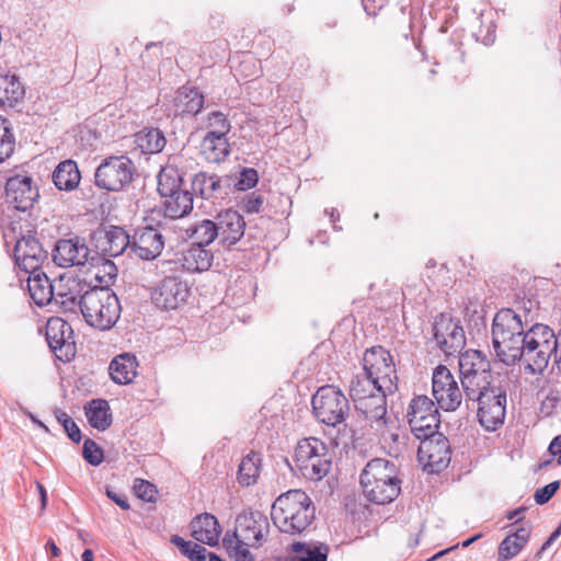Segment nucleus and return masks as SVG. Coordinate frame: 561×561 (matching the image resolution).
Instances as JSON below:
<instances>
[{"mask_svg": "<svg viewBox=\"0 0 561 561\" xmlns=\"http://www.w3.org/2000/svg\"><path fill=\"white\" fill-rule=\"evenodd\" d=\"M311 403L317 420L329 426L343 423L350 411L347 398L332 385L320 387L313 394Z\"/></svg>", "mask_w": 561, "mask_h": 561, "instance_id": "0eeeda50", "label": "nucleus"}, {"mask_svg": "<svg viewBox=\"0 0 561 561\" xmlns=\"http://www.w3.org/2000/svg\"><path fill=\"white\" fill-rule=\"evenodd\" d=\"M394 462L375 458L363 469L359 482L364 496L378 505L393 502L401 492V480Z\"/></svg>", "mask_w": 561, "mask_h": 561, "instance_id": "20e7f679", "label": "nucleus"}, {"mask_svg": "<svg viewBox=\"0 0 561 561\" xmlns=\"http://www.w3.org/2000/svg\"><path fill=\"white\" fill-rule=\"evenodd\" d=\"M190 295V288L179 276H165L151 291V300L162 310H174L182 306Z\"/></svg>", "mask_w": 561, "mask_h": 561, "instance_id": "2eb2a0df", "label": "nucleus"}, {"mask_svg": "<svg viewBox=\"0 0 561 561\" xmlns=\"http://www.w3.org/2000/svg\"><path fill=\"white\" fill-rule=\"evenodd\" d=\"M480 537H481V535L479 534V535H476V536H473V537H471V538H468L467 540H465V541L461 543V546H462L463 548H467V547H469L471 543H473L477 539H479Z\"/></svg>", "mask_w": 561, "mask_h": 561, "instance_id": "774afa93", "label": "nucleus"}, {"mask_svg": "<svg viewBox=\"0 0 561 561\" xmlns=\"http://www.w3.org/2000/svg\"><path fill=\"white\" fill-rule=\"evenodd\" d=\"M329 547L322 542H295L290 561H327Z\"/></svg>", "mask_w": 561, "mask_h": 561, "instance_id": "58836bf2", "label": "nucleus"}, {"mask_svg": "<svg viewBox=\"0 0 561 561\" xmlns=\"http://www.w3.org/2000/svg\"><path fill=\"white\" fill-rule=\"evenodd\" d=\"M89 255V248L79 238L58 240L51 253L54 263L62 268L83 266L88 263Z\"/></svg>", "mask_w": 561, "mask_h": 561, "instance_id": "a211bd4d", "label": "nucleus"}, {"mask_svg": "<svg viewBox=\"0 0 561 561\" xmlns=\"http://www.w3.org/2000/svg\"><path fill=\"white\" fill-rule=\"evenodd\" d=\"M134 171L135 165L128 157L111 156L96 168L94 183L102 190L118 192L131 182Z\"/></svg>", "mask_w": 561, "mask_h": 561, "instance_id": "1a4fd4ad", "label": "nucleus"}, {"mask_svg": "<svg viewBox=\"0 0 561 561\" xmlns=\"http://www.w3.org/2000/svg\"><path fill=\"white\" fill-rule=\"evenodd\" d=\"M174 546L179 548L181 553L188 558V554L191 553V550L195 542L186 541L179 535H173L170 540Z\"/></svg>", "mask_w": 561, "mask_h": 561, "instance_id": "6e6d98bb", "label": "nucleus"}, {"mask_svg": "<svg viewBox=\"0 0 561 561\" xmlns=\"http://www.w3.org/2000/svg\"><path fill=\"white\" fill-rule=\"evenodd\" d=\"M193 209V195L188 191L176 192L165 196L164 216L171 219H180L188 215Z\"/></svg>", "mask_w": 561, "mask_h": 561, "instance_id": "4c0bfd02", "label": "nucleus"}, {"mask_svg": "<svg viewBox=\"0 0 561 561\" xmlns=\"http://www.w3.org/2000/svg\"><path fill=\"white\" fill-rule=\"evenodd\" d=\"M135 144L145 154H154L163 150L167 140L158 128H148L135 135Z\"/></svg>", "mask_w": 561, "mask_h": 561, "instance_id": "ea45409f", "label": "nucleus"}, {"mask_svg": "<svg viewBox=\"0 0 561 561\" xmlns=\"http://www.w3.org/2000/svg\"><path fill=\"white\" fill-rule=\"evenodd\" d=\"M390 439L397 445V450H399L400 446H404L405 436L400 434L399 432L396 433H389Z\"/></svg>", "mask_w": 561, "mask_h": 561, "instance_id": "e2e57ef3", "label": "nucleus"}, {"mask_svg": "<svg viewBox=\"0 0 561 561\" xmlns=\"http://www.w3.org/2000/svg\"><path fill=\"white\" fill-rule=\"evenodd\" d=\"M379 389L373 378L364 371L351 382L350 396L354 401L357 413L367 422L369 427L386 438L388 432L387 396Z\"/></svg>", "mask_w": 561, "mask_h": 561, "instance_id": "f03ea898", "label": "nucleus"}, {"mask_svg": "<svg viewBox=\"0 0 561 561\" xmlns=\"http://www.w3.org/2000/svg\"><path fill=\"white\" fill-rule=\"evenodd\" d=\"M36 488L38 490L39 497H41V511L43 512L47 505V492H46L44 485L39 482H36Z\"/></svg>", "mask_w": 561, "mask_h": 561, "instance_id": "680f3d73", "label": "nucleus"}, {"mask_svg": "<svg viewBox=\"0 0 561 561\" xmlns=\"http://www.w3.org/2000/svg\"><path fill=\"white\" fill-rule=\"evenodd\" d=\"M174 546L179 548L181 553L188 558V554L191 553V550L195 542L186 541L179 535H173L170 540Z\"/></svg>", "mask_w": 561, "mask_h": 561, "instance_id": "5fc2aeb1", "label": "nucleus"}, {"mask_svg": "<svg viewBox=\"0 0 561 561\" xmlns=\"http://www.w3.org/2000/svg\"><path fill=\"white\" fill-rule=\"evenodd\" d=\"M459 373L460 377H492L489 359L477 350H468L460 355Z\"/></svg>", "mask_w": 561, "mask_h": 561, "instance_id": "cd10ccee", "label": "nucleus"}, {"mask_svg": "<svg viewBox=\"0 0 561 561\" xmlns=\"http://www.w3.org/2000/svg\"><path fill=\"white\" fill-rule=\"evenodd\" d=\"M183 157L174 159V164L164 167L158 174V192L165 197L176 192H183L181 184L183 182L182 168Z\"/></svg>", "mask_w": 561, "mask_h": 561, "instance_id": "7c9ffc66", "label": "nucleus"}, {"mask_svg": "<svg viewBox=\"0 0 561 561\" xmlns=\"http://www.w3.org/2000/svg\"><path fill=\"white\" fill-rule=\"evenodd\" d=\"M106 494L107 496L113 501L115 502L122 510H129V504H128V501H127V497L125 494L123 493H116L110 489L106 490Z\"/></svg>", "mask_w": 561, "mask_h": 561, "instance_id": "4d7b16f0", "label": "nucleus"}, {"mask_svg": "<svg viewBox=\"0 0 561 561\" xmlns=\"http://www.w3.org/2000/svg\"><path fill=\"white\" fill-rule=\"evenodd\" d=\"M46 257L47 252L34 237H22L16 241L14 260L18 266L25 273H34L35 270H39Z\"/></svg>", "mask_w": 561, "mask_h": 561, "instance_id": "aec40b11", "label": "nucleus"}, {"mask_svg": "<svg viewBox=\"0 0 561 561\" xmlns=\"http://www.w3.org/2000/svg\"><path fill=\"white\" fill-rule=\"evenodd\" d=\"M295 462L305 479L320 481L331 470L332 455L321 439L308 437L298 442L295 449Z\"/></svg>", "mask_w": 561, "mask_h": 561, "instance_id": "423d86ee", "label": "nucleus"}, {"mask_svg": "<svg viewBox=\"0 0 561 561\" xmlns=\"http://www.w3.org/2000/svg\"><path fill=\"white\" fill-rule=\"evenodd\" d=\"M421 440L417 458L430 472H440L450 462V445L446 436L437 431L428 437H419Z\"/></svg>", "mask_w": 561, "mask_h": 561, "instance_id": "ddd939ff", "label": "nucleus"}, {"mask_svg": "<svg viewBox=\"0 0 561 561\" xmlns=\"http://www.w3.org/2000/svg\"><path fill=\"white\" fill-rule=\"evenodd\" d=\"M316 508L309 495L302 490H289L280 494L272 505L274 525L285 534L299 535L314 519Z\"/></svg>", "mask_w": 561, "mask_h": 561, "instance_id": "7ed1b4c3", "label": "nucleus"}, {"mask_svg": "<svg viewBox=\"0 0 561 561\" xmlns=\"http://www.w3.org/2000/svg\"><path fill=\"white\" fill-rule=\"evenodd\" d=\"M46 549H49L50 552H51V556L54 558L58 557L60 554V549L56 546V543L54 541H48L46 543Z\"/></svg>", "mask_w": 561, "mask_h": 561, "instance_id": "69168bd1", "label": "nucleus"}, {"mask_svg": "<svg viewBox=\"0 0 561 561\" xmlns=\"http://www.w3.org/2000/svg\"><path fill=\"white\" fill-rule=\"evenodd\" d=\"M233 176L232 190L247 191L254 187L259 181L257 172L254 169H243L239 176Z\"/></svg>", "mask_w": 561, "mask_h": 561, "instance_id": "09e8293b", "label": "nucleus"}, {"mask_svg": "<svg viewBox=\"0 0 561 561\" xmlns=\"http://www.w3.org/2000/svg\"><path fill=\"white\" fill-rule=\"evenodd\" d=\"M80 311L89 325L99 330H108L119 319L121 305L111 289L94 287L81 296Z\"/></svg>", "mask_w": 561, "mask_h": 561, "instance_id": "39448f33", "label": "nucleus"}, {"mask_svg": "<svg viewBox=\"0 0 561 561\" xmlns=\"http://www.w3.org/2000/svg\"><path fill=\"white\" fill-rule=\"evenodd\" d=\"M134 491L139 499L147 502H153L157 494L156 486L152 483L141 479H137L135 481Z\"/></svg>", "mask_w": 561, "mask_h": 561, "instance_id": "3c124183", "label": "nucleus"}, {"mask_svg": "<svg viewBox=\"0 0 561 561\" xmlns=\"http://www.w3.org/2000/svg\"><path fill=\"white\" fill-rule=\"evenodd\" d=\"M24 87L15 75H0V106L13 107L24 98Z\"/></svg>", "mask_w": 561, "mask_h": 561, "instance_id": "473e14b6", "label": "nucleus"}, {"mask_svg": "<svg viewBox=\"0 0 561 561\" xmlns=\"http://www.w3.org/2000/svg\"><path fill=\"white\" fill-rule=\"evenodd\" d=\"M55 416L58 423L64 427L67 436L73 442L79 443L81 440V432L73 420L64 411H55Z\"/></svg>", "mask_w": 561, "mask_h": 561, "instance_id": "de8ad7c7", "label": "nucleus"}, {"mask_svg": "<svg viewBox=\"0 0 561 561\" xmlns=\"http://www.w3.org/2000/svg\"><path fill=\"white\" fill-rule=\"evenodd\" d=\"M525 511H526V507L520 506V507H518L516 510H513V511L508 512L506 517L510 520L516 519L515 524H514V525H516L518 522H520L524 518Z\"/></svg>", "mask_w": 561, "mask_h": 561, "instance_id": "bf43d9fd", "label": "nucleus"}, {"mask_svg": "<svg viewBox=\"0 0 561 561\" xmlns=\"http://www.w3.org/2000/svg\"><path fill=\"white\" fill-rule=\"evenodd\" d=\"M552 358L557 369L561 373V346L557 347V351L552 354Z\"/></svg>", "mask_w": 561, "mask_h": 561, "instance_id": "0e129e2a", "label": "nucleus"}, {"mask_svg": "<svg viewBox=\"0 0 561 561\" xmlns=\"http://www.w3.org/2000/svg\"><path fill=\"white\" fill-rule=\"evenodd\" d=\"M32 182V178L25 174H18L7 180V202L16 210L30 209L38 197V191Z\"/></svg>", "mask_w": 561, "mask_h": 561, "instance_id": "6ab92c4d", "label": "nucleus"}, {"mask_svg": "<svg viewBox=\"0 0 561 561\" xmlns=\"http://www.w3.org/2000/svg\"><path fill=\"white\" fill-rule=\"evenodd\" d=\"M216 224L220 242L224 245L231 247L236 244L244 234V218L233 209H227L216 216Z\"/></svg>", "mask_w": 561, "mask_h": 561, "instance_id": "5701e85b", "label": "nucleus"}, {"mask_svg": "<svg viewBox=\"0 0 561 561\" xmlns=\"http://www.w3.org/2000/svg\"><path fill=\"white\" fill-rule=\"evenodd\" d=\"M201 152L208 162H220L229 153V142L227 136L207 133L202 140Z\"/></svg>", "mask_w": 561, "mask_h": 561, "instance_id": "c9c22d12", "label": "nucleus"}, {"mask_svg": "<svg viewBox=\"0 0 561 561\" xmlns=\"http://www.w3.org/2000/svg\"><path fill=\"white\" fill-rule=\"evenodd\" d=\"M14 149V136L7 126V121L0 116V162L9 158Z\"/></svg>", "mask_w": 561, "mask_h": 561, "instance_id": "a18cd8bd", "label": "nucleus"}, {"mask_svg": "<svg viewBox=\"0 0 561 561\" xmlns=\"http://www.w3.org/2000/svg\"><path fill=\"white\" fill-rule=\"evenodd\" d=\"M559 488H560V482L553 481V482L547 484L546 486L538 489L534 495L536 503L539 505L546 504L556 494V492L559 490Z\"/></svg>", "mask_w": 561, "mask_h": 561, "instance_id": "864d4df0", "label": "nucleus"}, {"mask_svg": "<svg viewBox=\"0 0 561 561\" xmlns=\"http://www.w3.org/2000/svg\"><path fill=\"white\" fill-rule=\"evenodd\" d=\"M222 545L233 561H254V556L249 550L250 547L230 537V531L226 533Z\"/></svg>", "mask_w": 561, "mask_h": 561, "instance_id": "c03bdc74", "label": "nucleus"}, {"mask_svg": "<svg viewBox=\"0 0 561 561\" xmlns=\"http://www.w3.org/2000/svg\"><path fill=\"white\" fill-rule=\"evenodd\" d=\"M96 247L104 254L108 256H118L131 245L127 232L117 226H112L107 230L99 231L96 237Z\"/></svg>", "mask_w": 561, "mask_h": 561, "instance_id": "b1692460", "label": "nucleus"}, {"mask_svg": "<svg viewBox=\"0 0 561 561\" xmlns=\"http://www.w3.org/2000/svg\"><path fill=\"white\" fill-rule=\"evenodd\" d=\"M268 531V518L261 512L250 511L237 516L234 530L230 533V537L248 547L259 548L265 541Z\"/></svg>", "mask_w": 561, "mask_h": 561, "instance_id": "9b49d317", "label": "nucleus"}, {"mask_svg": "<svg viewBox=\"0 0 561 561\" xmlns=\"http://www.w3.org/2000/svg\"><path fill=\"white\" fill-rule=\"evenodd\" d=\"M213 254L204 247L193 244L182 251L176 261H165V265L180 264L183 270L195 273L207 271L211 266Z\"/></svg>", "mask_w": 561, "mask_h": 561, "instance_id": "393cba45", "label": "nucleus"}, {"mask_svg": "<svg viewBox=\"0 0 561 561\" xmlns=\"http://www.w3.org/2000/svg\"><path fill=\"white\" fill-rule=\"evenodd\" d=\"M530 537V528L520 526L506 536L499 546V560L507 561L516 557L526 546Z\"/></svg>", "mask_w": 561, "mask_h": 561, "instance_id": "72a5a7b5", "label": "nucleus"}, {"mask_svg": "<svg viewBox=\"0 0 561 561\" xmlns=\"http://www.w3.org/2000/svg\"><path fill=\"white\" fill-rule=\"evenodd\" d=\"M432 393L435 404L444 411H456L462 401V391L451 371L438 365L432 374Z\"/></svg>", "mask_w": 561, "mask_h": 561, "instance_id": "f8f14e48", "label": "nucleus"}, {"mask_svg": "<svg viewBox=\"0 0 561 561\" xmlns=\"http://www.w3.org/2000/svg\"><path fill=\"white\" fill-rule=\"evenodd\" d=\"M407 419L412 434L419 437H428L439 427L440 419L438 407L427 396H415L409 403Z\"/></svg>", "mask_w": 561, "mask_h": 561, "instance_id": "9d476101", "label": "nucleus"}, {"mask_svg": "<svg viewBox=\"0 0 561 561\" xmlns=\"http://www.w3.org/2000/svg\"><path fill=\"white\" fill-rule=\"evenodd\" d=\"M85 414L90 425L99 431H105L112 424L110 405L105 400H92L87 408Z\"/></svg>", "mask_w": 561, "mask_h": 561, "instance_id": "a19ab883", "label": "nucleus"}, {"mask_svg": "<svg viewBox=\"0 0 561 561\" xmlns=\"http://www.w3.org/2000/svg\"><path fill=\"white\" fill-rule=\"evenodd\" d=\"M138 366L137 357L134 354H118L110 363V376L117 385H129L137 377Z\"/></svg>", "mask_w": 561, "mask_h": 561, "instance_id": "a878e982", "label": "nucleus"}, {"mask_svg": "<svg viewBox=\"0 0 561 561\" xmlns=\"http://www.w3.org/2000/svg\"><path fill=\"white\" fill-rule=\"evenodd\" d=\"M164 248L162 233L153 227H145L136 230L130 245L131 252L141 260H153L159 256Z\"/></svg>", "mask_w": 561, "mask_h": 561, "instance_id": "4be33fe9", "label": "nucleus"}, {"mask_svg": "<svg viewBox=\"0 0 561 561\" xmlns=\"http://www.w3.org/2000/svg\"><path fill=\"white\" fill-rule=\"evenodd\" d=\"M260 461L261 459L255 453H251L242 458L238 470V480L242 485L249 486L256 482Z\"/></svg>", "mask_w": 561, "mask_h": 561, "instance_id": "37998d69", "label": "nucleus"}, {"mask_svg": "<svg viewBox=\"0 0 561 561\" xmlns=\"http://www.w3.org/2000/svg\"><path fill=\"white\" fill-rule=\"evenodd\" d=\"M477 414L480 424L486 431H495L503 424L506 413V393L501 388H494L490 393L477 400Z\"/></svg>", "mask_w": 561, "mask_h": 561, "instance_id": "dca6fc26", "label": "nucleus"}, {"mask_svg": "<svg viewBox=\"0 0 561 561\" xmlns=\"http://www.w3.org/2000/svg\"><path fill=\"white\" fill-rule=\"evenodd\" d=\"M364 371L379 383L380 391L394 393L398 389V376L393 358L382 346H373L363 356Z\"/></svg>", "mask_w": 561, "mask_h": 561, "instance_id": "6e6552de", "label": "nucleus"}, {"mask_svg": "<svg viewBox=\"0 0 561 561\" xmlns=\"http://www.w3.org/2000/svg\"><path fill=\"white\" fill-rule=\"evenodd\" d=\"M204 106V95L194 87H182L174 98V108L178 114L196 115Z\"/></svg>", "mask_w": 561, "mask_h": 561, "instance_id": "2f4dec72", "label": "nucleus"}, {"mask_svg": "<svg viewBox=\"0 0 561 561\" xmlns=\"http://www.w3.org/2000/svg\"><path fill=\"white\" fill-rule=\"evenodd\" d=\"M549 451L557 457L561 455V435L554 437L549 445Z\"/></svg>", "mask_w": 561, "mask_h": 561, "instance_id": "052dcab7", "label": "nucleus"}, {"mask_svg": "<svg viewBox=\"0 0 561 561\" xmlns=\"http://www.w3.org/2000/svg\"><path fill=\"white\" fill-rule=\"evenodd\" d=\"M233 176L230 174L198 172L192 179V191L195 196L219 204L232 193Z\"/></svg>", "mask_w": 561, "mask_h": 561, "instance_id": "4468645a", "label": "nucleus"}, {"mask_svg": "<svg viewBox=\"0 0 561 561\" xmlns=\"http://www.w3.org/2000/svg\"><path fill=\"white\" fill-rule=\"evenodd\" d=\"M191 529L195 540L208 546H216L221 534L217 518L209 513L195 517L191 523Z\"/></svg>", "mask_w": 561, "mask_h": 561, "instance_id": "bb28decb", "label": "nucleus"}, {"mask_svg": "<svg viewBox=\"0 0 561 561\" xmlns=\"http://www.w3.org/2000/svg\"><path fill=\"white\" fill-rule=\"evenodd\" d=\"M207 126L211 128L209 133H214L221 136H227L231 125L226 114L220 111H214L208 114Z\"/></svg>", "mask_w": 561, "mask_h": 561, "instance_id": "49530a36", "label": "nucleus"}, {"mask_svg": "<svg viewBox=\"0 0 561 561\" xmlns=\"http://www.w3.org/2000/svg\"><path fill=\"white\" fill-rule=\"evenodd\" d=\"M83 458L92 466H99L103 461V450L92 439H85L82 450Z\"/></svg>", "mask_w": 561, "mask_h": 561, "instance_id": "8fccbe9b", "label": "nucleus"}, {"mask_svg": "<svg viewBox=\"0 0 561 561\" xmlns=\"http://www.w3.org/2000/svg\"><path fill=\"white\" fill-rule=\"evenodd\" d=\"M462 396L466 398L467 407L469 403L476 404V401L482 396L488 394L495 387L492 386V377H460Z\"/></svg>", "mask_w": 561, "mask_h": 561, "instance_id": "e433bc0d", "label": "nucleus"}, {"mask_svg": "<svg viewBox=\"0 0 561 561\" xmlns=\"http://www.w3.org/2000/svg\"><path fill=\"white\" fill-rule=\"evenodd\" d=\"M82 561H93V552L90 549H85L81 556Z\"/></svg>", "mask_w": 561, "mask_h": 561, "instance_id": "338daca9", "label": "nucleus"}, {"mask_svg": "<svg viewBox=\"0 0 561 561\" xmlns=\"http://www.w3.org/2000/svg\"><path fill=\"white\" fill-rule=\"evenodd\" d=\"M434 340L446 355L459 352L466 342L462 327L447 314H440L435 319Z\"/></svg>", "mask_w": 561, "mask_h": 561, "instance_id": "f3484780", "label": "nucleus"}, {"mask_svg": "<svg viewBox=\"0 0 561 561\" xmlns=\"http://www.w3.org/2000/svg\"><path fill=\"white\" fill-rule=\"evenodd\" d=\"M26 274L28 275L27 289L33 301L41 307L50 304L55 297L56 287L47 275L39 270Z\"/></svg>", "mask_w": 561, "mask_h": 561, "instance_id": "c85d7f7f", "label": "nucleus"}, {"mask_svg": "<svg viewBox=\"0 0 561 561\" xmlns=\"http://www.w3.org/2000/svg\"><path fill=\"white\" fill-rule=\"evenodd\" d=\"M80 282L73 278H68L65 283L60 279L57 291L53 300L61 307L65 312H77L80 309L81 294Z\"/></svg>", "mask_w": 561, "mask_h": 561, "instance_id": "c756f323", "label": "nucleus"}, {"mask_svg": "<svg viewBox=\"0 0 561 561\" xmlns=\"http://www.w3.org/2000/svg\"><path fill=\"white\" fill-rule=\"evenodd\" d=\"M70 324L60 318H51L46 324V340L58 358L69 359L73 355Z\"/></svg>", "mask_w": 561, "mask_h": 561, "instance_id": "412c9836", "label": "nucleus"}, {"mask_svg": "<svg viewBox=\"0 0 561 561\" xmlns=\"http://www.w3.org/2000/svg\"><path fill=\"white\" fill-rule=\"evenodd\" d=\"M525 311V322L513 309H501L492 324L494 352L506 366L519 363L526 374L541 375L552 354L559 347L554 331L546 324H527L534 320L529 310Z\"/></svg>", "mask_w": 561, "mask_h": 561, "instance_id": "f257e3e1", "label": "nucleus"}, {"mask_svg": "<svg viewBox=\"0 0 561 561\" xmlns=\"http://www.w3.org/2000/svg\"><path fill=\"white\" fill-rule=\"evenodd\" d=\"M264 204V197L257 192H252L243 198V209L248 214H259Z\"/></svg>", "mask_w": 561, "mask_h": 561, "instance_id": "603ef678", "label": "nucleus"}, {"mask_svg": "<svg viewBox=\"0 0 561 561\" xmlns=\"http://www.w3.org/2000/svg\"><path fill=\"white\" fill-rule=\"evenodd\" d=\"M191 237L194 240V244L206 248L218 236L217 224L210 219H204L196 222L191 229Z\"/></svg>", "mask_w": 561, "mask_h": 561, "instance_id": "79ce46f5", "label": "nucleus"}, {"mask_svg": "<svg viewBox=\"0 0 561 561\" xmlns=\"http://www.w3.org/2000/svg\"><path fill=\"white\" fill-rule=\"evenodd\" d=\"M206 554H207L206 548H204L197 543H194V546L191 550V553L188 554V559L191 561H206Z\"/></svg>", "mask_w": 561, "mask_h": 561, "instance_id": "13d9d810", "label": "nucleus"}, {"mask_svg": "<svg viewBox=\"0 0 561 561\" xmlns=\"http://www.w3.org/2000/svg\"><path fill=\"white\" fill-rule=\"evenodd\" d=\"M81 180L80 171L73 160L61 161L53 172V182L60 191L75 190Z\"/></svg>", "mask_w": 561, "mask_h": 561, "instance_id": "f704fd0d", "label": "nucleus"}]
</instances>
